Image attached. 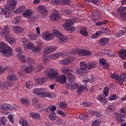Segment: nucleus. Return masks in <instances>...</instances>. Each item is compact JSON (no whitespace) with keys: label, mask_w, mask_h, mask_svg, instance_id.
I'll use <instances>...</instances> for the list:
<instances>
[{"label":"nucleus","mask_w":126,"mask_h":126,"mask_svg":"<svg viewBox=\"0 0 126 126\" xmlns=\"http://www.w3.org/2000/svg\"><path fill=\"white\" fill-rule=\"evenodd\" d=\"M62 71L63 73L65 74L67 72H68L69 71V69L68 67H64L62 68Z\"/></svg>","instance_id":"680f3d73"},{"label":"nucleus","mask_w":126,"mask_h":126,"mask_svg":"<svg viewBox=\"0 0 126 126\" xmlns=\"http://www.w3.org/2000/svg\"><path fill=\"white\" fill-rule=\"evenodd\" d=\"M17 58H18V60H19L22 63H25V62H26L25 56L22 54H17Z\"/></svg>","instance_id":"f704fd0d"},{"label":"nucleus","mask_w":126,"mask_h":126,"mask_svg":"<svg viewBox=\"0 0 126 126\" xmlns=\"http://www.w3.org/2000/svg\"><path fill=\"white\" fill-rule=\"evenodd\" d=\"M32 105L33 107L40 109V112H42L44 110V109L41 106V103L37 97H34L32 99Z\"/></svg>","instance_id":"ddd939ff"},{"label":"nucleus","mask_w":126,"mask_h":126,"mask_svg":"<svg viewBox=\"0 0 126 126\" xmlns=\"http://www.w3.org/2000/svg\"><path fill=\"white\" fill-rule=\"evenodd\" d=\"M107 23H108V20H104L102 22H97L96 25L98 26L105 25V24H107Z\"/></svg>","instance_id":"13d9d810"},{"label":"nucleus","mask_w":126,"mask_h":126,"mask_svg":"<svg viewBox=\"0 0 126 126\" xmlns=\"http://www.w3.org/2000/svg\"><path fill=\"white\" fill-rule=\"evenodd\" d=\"M114 117L118 124H122V123L125 122V117L122 115L120 114V113H115Z\"/></svg>","instance_id":"4468645a"},{"label":"nucleus","mask_w":126,"mask_h":126,"mask_svg":"<svg viewBox=\"0 0 126 126\" xmlns=\"http://www.w3.org/2000/svg\"><path fill=\"white\" fill-rule=\"evenodd\" d=\"M0 52L7 58L13 56V49L3 42H0Z\"/></svg>","instance_id":"f03ea898"},{"label":"nucleus","mask_w":126,"mask_h":126,"mask_svg":"<svg viewBox=\"0 0 126 126\" xmlns=\"http://www.w3.org/2000/svg\"><path fill=\"white\" fill-rule=\"evenodd\" d=\"M126 34V32H125V31L123 30H121L119 31V32H117L116 34V37H118L119 38V37H121Z\"/></svg>","instance_id":"c03bdc74"},{"label":"nucleus","mask_w":126,"mask_h":126,"mask_svg":"<svg viewBox=\"0 0 126 126\" xmlns=\"http://www.w3.org/2000/svg\"><path fill=\"white\" fill-rule=\"evenodd\" d=\"M56 110L57 107H56V105L49 106L46 109L47 114L49 115V118L51 121H55L57 118L56 115Z\"/></svg>","instance_id":"7ed1b4c3"},{"label":"nucleus","mask_w":126,"mask_h":126,"mask_svg":"<svg viewBox=\"0 0 126 126\" xmlns=\"http://www.w3.org/2000/svg\"><path fill=\"white\" fill-rule=\"evenodd\" d=\"M54 35H55V36H56V37H61L62 33L59 31L56 30L53 33V36Z\"/></svg>","instance_id":"bf43d9fd"},{"label":"nucleus","mask_w":126,"mask_h":126,"mask_svg":"<svg viewBox=\"0 0 126 126\" xmlns=\"http://www.w3.org/2000/svg\"><path fill=\"white\" fill-rule=\"evenodd\" d=\"M3 12V14L6 18H9L11 15V13L9 11H11L9 10L8 9L5 8L4 11H2Z\"/></svg>","instance_id":"2f4dec72"},{"label":"nucleus","mask_w":126,"mask_h":126,"mask_svg":"<svg viewBox=\"0 0 126 126\" xmlns=\"http://www.w3.org/2000/svg\"><path fill=\"white\" fill-rule=\"evenodd\" d=\"M20 102L21 103L23 104L24 106H28L30 105V101H29V99L28 98H22L20 99Z\"/></svg>","instance_id":"a878e982"},{"label":"nucleus","mask_w":126,"mask_h":126,"mask_svg":"<svg viewBox=\"0 0 126 126\" xmlns=\"http://www.w3.org/2000/svg\"><path fill=\"white\" fill-rule=\"evenodd\" d=\"M85 89H86V85L80 86L77 92V94H81V93L84 92Z\"/></svg>","instance_id":"c85d7f7f"},{"label":"nucleus","mask_w":126,"mask_h":126,"mask_svg":"<svg viewBox=\"0 0 126 126\" xmlns=\"http://www.w3.org/2000/svg\"><path fill=\"white\" fill-rule=\"evenodd\" d=\"M79 30L80 34H81L83 36H85V37L87 36L88 35V32H87V29L86 28L81 27Z\"/></svg>","instance_id":"4be33fe9"},{"label":"nucleus","mask_w":126,"mask_h":126,"mask_svg":"<svg viewBox=\"0 0 126 126\" xmlns=\"http://www.w3.org/2000/svg\"><path fill=\"white\" fill-rule=\"evenodd\" d=\"M79 118H80V120H82V121H84V120H87V118H88V116H87V115L80 114L79 115Z\"/></svg>","instance_id":"e2e57ef3"},{"label":"nucleus","mask_w":126,"mask_h":126,"mask_svg":"<svg viewBox=\"0 0 126 126\" xmlns=\"http://www.w3.org/2000/svg\"><path fill=\"white\" fill-rule=\"evenodd\" d=\"M0 35L2 38L4 39H7L10 35V30L7 26H4L3 29L0 32Z\"/></svg>","instance_id":"0eeeda50"},{"label":"nucleus","mask_w":126,"mask_h":126,"mask_svg":"<svg viewBox=\"0 0 126 126\" xmlns=\"http://www.w3.org/2000/svg\"><path fill=\"white\" fill-rule=\"evenodd\" d=\"M57 113L58 115H60V116H62V117H63L64 118H65L66 117V114L64 113V112H63V110H58L57 111Z\"/></svg>","instance_id":"864d4df0"},{"label":"nucleus","mask_w":126,"mask_h":126,"mask_svg":"<svg viewBox=\"0 0 126 126\" xmlns=\"http://www.w3.org/2000/svg\"><path fill=\"white\" fill-rule=\"evenodd\" d=\"M0 122L2 123V125L3 126H5V124L7 123V119H6V117H2L0 118Z\"/></svg>","instance_id":"8fccbe9b"},{"label":"nucleus","mask_w":126,"mask_h":126,"mask_svg":"<svg viewBox=\"0 0 126 126\" xmlns=\"http://www.w3.org/2000/svg\"><path fill=\"white\" fill-rule=\"evenodd\" d=\"M15 51L18 53L17 55H22L23 51H22V47H17L15 48Z\"/></svg>","instance_id":"3c124183"},{"label":"nucleus","mask_w":126,"mask_h":126,"mask_svg":"<svg viewBox=\"0 0 126 126\" xmlns=\"http://www.w3.org/2000/svg\"><path fill=\"white\" fill-rule=\"evenodd\" d=\"M33 14V12L31 10H27L23 14V16L25 18H29L31 17V16Z\"/></svg>","instance_id":"aec40b11"},{"label":"nucleus","mask_w":126,"mask_h":126,"mask_svg":"<svg viewBox=\"0 0 126 126\" xmlns=\"http://www.w3.org/2000/svg\"><path fill=\"white\" fill-rule=\"evenodd\" d=\"M91 17L93 21L96 22V21H98L101 18V14L99 11L95 10L92 13Z\"/></svg>","instance_id":"9b49d317"},{"label":"nucleus","mask_w":126,"mask_h":126,"mask_svg":"<svg viewBox=\"0 0 126 126\" xmlns=\"http://www.w3.org/2000/svg\"><path fill=\"white\" fill-rule=\"evenodd\" d=\"M22 43H23V46L26 50H32L34 47V44L30 42L29 39L26 37H23L22 38Z\"/></svg>","instance_id":"423d86ee"},{"label":"nucleus","mask_w":126,"mask_h":126,"mask_svg":"<svg viewBox=\"0 0 126 126\" xmlns=\"http://www.w3.org/2000/svg\"><path fill=\"white\" fill-rule=\"evenodd\" d=\"M17 4V0H8L7 1V4L5 5V8L9 9L11 11H13L16 8Z\"/></svg>","instance_id":"20e7f679"},{"label":"nucleus","mask_w":126,"mask_h":126,"mask_svg":"<svg viewBox=\"0 0 126 126\" xmlns=\"http://www.w3.org/2000/svg\"><path fill=\"white\" fill-rule=\"evenodd\" d=\"M59 57H61L60 53H56L52 54L50 58H51V59H52V60H56V59L59 58Z\"/></svg>","instance_id":"de8ad7c7"},{"label":"nucleus","mask_w":126,"mask_h":126,"mask_svg":"<svg viewBox=\"0 0 126 126\" xmlns=\"http://www.w3.org/2000/svg\"><path fill=\"white\" fill-rule=\"evenodd\" d=\"M59 16L60 15L59 14V13L55 10L53 11V14L50 16V19L52 20V21H56V20L59 19Z\"/></svg>","instance_id":"a211bd4d"},{"label":"nucleus","mask_w":126,"mask_h":126,"mask_svg":"<svg viewBox=\"0 0 126 126\" xmlns=\"http://www.w3.org/2000/svg\"><path fill=\"white\" fill-rule=\"evenodd\" d=\"M46 89L45 88H35L33 90V92L34 94L35 95H37L38 96H41V97L44 96V94L45 93Z\"/></svg>","instance_id":"f8f14e48"},{"label":"nucleus","mask_w":126,"mask_h":126,"mask_svg":"<svg viewBox=\"0 0 126 126\" xmlns=\"http://www.w3.org/2000/svg\"><path fill=\"white\" fill-rule=\"evenodd\" d=\"M61 2L65 5H70L71 4V0H61Z\"/></svg>","instance_id":"09e8293b"},{"label":"nucleus","mask_w":126,"mask_h":126,"mask_svg":"<svg viewBox=\"0 0 126 126\" xmlns=\"http://www.w3.org/2000/svg\"><path fill=\"white\" fill-rule=\"evenodd\" d=\"M42 37L46 41H51L54 38V33L48 31H44L42 33Z\"/></svg>","instance_id":"1a4fd4ad"},{"label":"nucleus","mask_w":126,"mask_h":126,"mask_svg":"<svg viewBox=\"0 0 126 126\" xmlns=\"http://www.w3.org/2000/svg\"><path fill=\"white\" fill-rule=\"evenodd\" d=\"M45 74L50 79H55L56 81L64 84L66 82V76L64 75H61L58 73V71L54 68H48L44 71Z\"/></svg>","instance_id":"f257e3e1"},{"label":"nucleus","mask_w":126,"mask_h":126,"mask_svg":"<svg viewBox=\"0 0 126 126\" xmlns=\"http://www.w3.org/2000/svg\"><path fill=\"white\" fill-rule=\"evenodd\" d=\"M32 51L33 53H39V52L41 51V48L38 46H34V45H33V47L32 49Z\"/></svg>","instance_id":"a19ab883"},{"label":"nucleus","mask_w":126,"mask_h":126,"mask_svg":"<svg viewBox=\"0 0 126 126\" xmlns=\"http://www.w3.org/2000/svg\"><path fill=\"white\" fill-rule=\"evenodd\" d=\"M27 63H30V64H33L34 63V60L32 58H27Z\"/></svg>","instance_id":"0e129e2a"},{"label":"nucleus","mask_w":126,"mask_h":126,"mask_svg":"<svg viewBox=\"0 0 126 126\" xmlns=\"http://www.w3.org/2000/svg\"><path fill=\"white\" fill-rule=\"evenodd\" d=\"M7 79L9 82V84L7 85H3L4 87H7V86H12L14 84V82L18 79V77L16 75L14 74H11V75H8L7 77Z\"/></svg>","instance_id":"39448f33"},{"label":"nucleus","mask_w":126,"mask_h":126,"mask_svg":"<svg viewBox=\"0 0 126 126\" xmlns=\"http://www.w3.org/2000/svg\"><path fill=\"white\" fill-rule=\"evenodd\" d=\"M3 110H9V105L4 104L1 106Z\"/></svg>","instance_id":"69168bd1"},{"label":"nucleus","mask_w":126,"mask_h":126,"mask_svg":"<svg viewBox=\"0 0 126 126\" xmlns=\"http://www.w3.org/2000/svg\"><path fill=\"white\" fill-rule=\"evenodd\" d=\"M120 80L122 81V82H120L119 83V84L120 85H122L123 84V82H125V81H126V73H123V74H122L120 76Z\"/></svg>","instance_id":"4c0bfd02"},{"label":"nucleus","mask_w":126,"mask_h":126,"mask_svg":"<svg viewBox=\"0 0 126 126\" xmlns=\"http://www.w3.org/2000/svg\"><path fill=\"white\" fill-rule=\"evenodd\" d=\"M20 26H14L12 28L13 31L14 32H15V33H18L19 32V28Z\"/></svg>","instance_id":"052dcab7"},{"label":"nucleus","mask_w":126,"mask_h":126,"mask_svg":"<svg viewBox=\"0 0 126 126\" xmlns=\"http://www.w3.org/2000/svg\"><path fill=\"white\" fill-rule=\"evenodd\" d=\"M46 97H48V98H53L54 93L48 92L45 90L43 98H46Z\"/></svg>","instance_id":"bb28decb"},{"label":"nucleus","mask_w":126,"mask_h":126,"mask_svg":"<svg viewBox=\"0 0 126 126\" xmlns=\"http://www.w3.org/2000/svg\"><path fill=\"white\" fill-rule=\"evenodd\" d=\"M68 81L69 83H73L75 81V76H74L72 73H69L67 75Z\"/></svg>","instance_id":"6ab92c4d"},{"label":"nucleus","mask_w":126,"mask_h":126,"mask_svg":"<svg viewBox=\"0 0 126 126\" xmlns=\"http://www.w3.org/2000/svg\"><path fill=\"white\" fill-rule=\"evenodd\" d=\"M65 86L68 89H70V90H75V89L78 88V84L76 83H66Z\"/></svg>","instance_id":"2eb2a0df"},{"label":"nucleus","mask_w":126,"mask_h":126,"mask_svg":"<svg viewBox=\"0 0 126 126\" xmlns=\"http://www.w3.org/2000/svg\"><path fill=\"white\" fill-rule=\"evenodd\" d=\"M109 41L110 39H109V38L102 37L98 40V43L99 45H101V46H106V45L109 43Z\"/></svg>","instance_id":"f3484780"},{"label":"nucleus","mask_w":126,"mask_h":126,"mask_svg":"<svg viewBox=\"0 0 126 126\" xmlns=\"http://www.w3.org/2000/svg\"><path fill=\"white\" fill-rule=\"evenodd\" d=\"M24 10H25V7L22 6L19 8L18 9L15 10L13 12V13H15V14H20V13H22V12L24 11Z\"/></svg>","instance_id":"473e14b6"},{"label":"nucleus","mask_w":126,"mask_h":126,"mask_svg":"<svg viewBox=\"0 0 126 126\" xmlns=\"http://www.w3.org/2000/svg\"><path fill=\"white\" fill-rule=\"evenodd\" d=\"M120 17L124 20H126V13H121L120 14Z\"/></svg>","instance_id":"774afa93"},{"label":"nucleus","mask_w":126,"mask_h":126,"mask_svg":"<svg viewBox=\"0 0 126 126\" xmlns=\"http://www.w3.org/2000/svg\"><path fill=\"white\" fill-rule=\"evenodd\" d=\"M119 55L121 59L126 60V50L125 49H122L119 52Z\"/></svg>","instance_id":"393cba45"},{"label":"nucleus","mask_w":126,"mask_h":126,"mask_svg":"<svg viewBox=\"0 0 126 126\" xmlns=\"http://www.w3.org/2000/svg\"><path fill=\"white\" fill-rule=\"evenodd\" d=\"M80 68L82 70H86L87 68V64L85 62L82 61L80 63Z\"/></svg>","instance_id":"58836bf2"},{"label":"nucleus","mask_w":126,"mask_h":126,"mask_svg":"<svg viewBox=\"0 0 126 126\" xmlns=\"http://www.w3.org/2000/svg\"><path fill=\"white\" fill-rule=\"evenodd\" d=\"M30 117L32 118V119H34V120H39L41 117L40 116V114L38 113H31L30 114Z\"/></svg>","instance_id":"7c9ffc66"},{"label":"nucleus","mask_w":126,"mask_h":126,"mask_svg":"<svg viewBox=\"0 0 126 126\" xmlns=\"http://www.w3.org/2000/svg\"><path fill=\"white\" fill-rule=\"evenodd\" d=\"M24 70L26 73H30V72L34 71V66L32 65H29L25 67Z\"/></svg>","instance_id":"b1692460"},{"label":"nucleus","mask_w":126,"mask_h":126,"mask_svg":"<svg viewBox=\"0 0 126 126\" xmlns=\"http://www.w3.org/2000/svg\"><path fill=\"white\" fill-rule=\"evenodd\" d=\"M100 124H101V121L99 120H96L95 121H93L92 126H100Z\"/></svg>","instance_id":"a18cd8bd"},{"label":"nucleus","mask_w":126,"mask_h":126,"mask_svg":"<svg viewBox=\"0 0 126 126\" xmlns=\"http://www.w3.org/2000/svg\"><path fill=\"white\" fill-rule=\"evenodd\" d=\"M67 59H68L69 63L72 62L73 61H74V60H75V54H74V53H70L68 54Z\"/></svg>","instance_id":"cd10ccee"},{"label":"nucleus","mask_w":126,"mask_h":126,"mask_svg":"<svg viewBox=\"0 0 126 126\" xmlns=\"http://www.w3.org/2000/svg\"><path fill=\"white\" fill-rule=\"evenodd\" d=\"M50 3L52 4V5H59L61 4V0H52L50 1Z\"/></svg>","instance_id":"37998d69"},{"label":"nucleus","mask_w":126,"mask_h":126,"mask_svg":"<svg viewBox=\"0 0 126 126\" xmlns=\"http://www.w3.org/2000/svg\"><path fill=\"white\" fill-rule=\"evenodd\" d=\"M68 40V38L66 35L61 36L60 38V44H64L66 43Z\"/></svg>","instance_id":"c756f323"},{"label":"nucleus","mask_w":126,"mask_h":126,"mask_svg":"<svg viewBox=\"0 0 126 126\" xmlns=\"http://www.w3.org/2000/svg\"><path fill=\"white\" fill-rule=\"evenodd\" d=\"M94 115H95V117L96 118H100L102 117V112L100 111H94Z\"/></svg>","instance_id":"4d7b16f0"},{"label":"nucleus","mask_w":126,"mask_h":126,"mask_svg":"<svg viewBox=\"0 0 126 126\" xmlns=\"http://www.w3.org/2000/svg\"><path fill=\"white\" fill-rule=\"evenodd\" d=\"M6 41L9 43V44H11V45H13L14 43H15V38L13 37V35H11L10 36L9 38L8 37L7 38H6Z\"/></svg>","instance_id":"c9c22d12"},{"label":"nucleus","mask_w":126,"mask_h":126,"mask_svg":"<svg viewBox=\"0 0 126 126\" xmlns=\"http://www.w3.org/2000/svg\"><path fill=\"white\" fill-rule=\"evenodd\" d=\"M37 10L38 12L40 13V15L43 17H46L47 14L48 13V10L45 6L43 5H40L37 7Z\"/></svg>","instance_id":"6e6552de"},{"label":"nucleus","mask_w":126,"mask_h":126,"mask_svg":"<svg viewBox=\"0 0 126 126\" xmlns=\"http://www.w3.org/2000/svg\"><path fill=\"white\" fill-rule=\"evenodd\" d=\"M60 107L61 109H64V108H66V107H67V103L65 102H62L60 104Z\"/></svg>","instance_id":"6e6d98bb"},{"label":"nucleus","mask_w":126,"mask_h":126,"mask_svg":"<svg viewBox=\"0 0 126 126\" xmlns=\"http://www.w3.org/2000/svg\"><path fill=\"white\" fill-rule=\"evenodd\" d=\"M73 19H68L65 21V24H63V26L66 31L70 29V27L73 25Z\"/></svg>","instance_id":"9d476101"},{"label":"nucleus","mask_w":126,"mask_h":126,"mask_svg":"<svg viewBox=\"0 0 126 126\" xmlns=\"http://www.w3.org/2000/svg\"><path fill=\"white\" fill-rule=\"evenodd\" d=\"M119 113L121 114L123 116L126 117V108L123 107L120 109H119Z\"/></svg>","instance_id":"ea45409f"},{"label":"nucleus","mask_w":126,"mask_h":126,"mask_svg":"<svg viewBox=\"0 0 126 126\" xmlns=\"http://www.w3.org/2000/svg\"><path fill=\"white\" fill-rule=\"evenodd\" d=\"M96 66V63H95L91 62L88 63V69H92Z\"/></svg>","instance_id":"79ce46f5"},{"label":"nucleus","mask_w":126,"mask_h":126,"mask_svg":"<svg viewBox=\"0 0 126 126\" xmlns=\"http://www.w3.org/2000/svg\"><path fill=\"white\" fill-rule=\"evenodd\" d=\"M78 56H84V57H89L91 56L92 54L89 50H86L85 49L80 50L78 53Z\"/></svg>","instance_id":"dca6fc26"},{"label":"nucleus","mask_w":126,"mask_h":126,"mask_svg":"<svg viewBox=\"0 0 126 126\" xmlns=\"http://www.w3.org/2000/svg\"><path fill=\"white\" fill-rule=\"evenodd\" d=\"M103 95L106 96L109 95V88L108 87H105L103 89Z\"/></svg>","instance_id":"603ef678"},{"label":"nucleus","mask_w":126,"mask_h":126,"mask_svg":"<svg viewBox=\"0 0 126 126\" xmlns=\"http://www.w3.org/2000/svg\"><path fill=\"white\" fill-rule=\"evenodd\" d=\"M126 10V7H120L119 8H118L117 9V11L118 12H119V13H121V12H122V11H125Z\"/></svg>","instance_id":"338daca9"},{"label":"nucleus","mask_w":126,"mask_h":126,"mask_svg":"<svg viewBox=\"0 0 126 126\" xmlns=\"http://www.w3.org/2000/svg\"><path fill=\"white\" fill-rule=\"evenodd\" d=\"M106 96L104 94H101L97 96V99L101 103H107V99H106Z\"/></svg>","instance_id":"5701e85b"},{"label":"nucleus","mask_w":126,"mask_h":126,"mask_svg":"<svg viewBox=\"0 0 126 126\" xmlns=\"http://www.w3.org/2000/svg\"><path fill=\"white\" fill-rule=\"evenodd\" d=\"M38 83L40 84H44L47 81V79L45 77H42V78H39L37 79Z\"/></svg>","instance_id":"49530a36"},{"label":"nucleus","mask_w":126,"mask_h":126,"mask_svg":"<svg viewBox=\"0 0 126 126\" xmlns=\"http://www.w3.org/2000/svg\"><path fill=\"white\" fill-rule=\"evenodd\" d=\"M28 37L31 40H36L38 38V35H36L35 33L32 32H29L28 33Z\"/></svg>","instance_id":"412c9836"},{"label":"nucleus","mask_w":126,"mask_h":126,"mask_svg":"<svg viewBox=\"0 0 126 126\" xmlns=\"http://www.w3.org/2000/svg\"><path fill=\"white\" fill-rule=\"evenodd\" d=\"M20 19H21V18L20 17L15 18L13 20L12 22L13 23H15V24H17V23H19V22H20Z\"/></svg>","instance_id":"5fc2aeb1"},{"label":"nucleus","mask_w":126,"mask_h":126,"mask_svg":"<svg viewBox=\"0 0 126 126\" xmlns=\"http://www.w3.org/2000/svg\"><path fill=\"white\" fill-rule=\"evenodd\" d=\"M60 64H62V65H67V64H69V61L67 58L63 59L62 60H60L59 61Z\"/></svg>","instance_id":"e433bc0d"},{"label":"nucleus","mask_w":126,"mask_h":126,"mask_svg":"<svg viewBox=\"0 0 126 126\" xmlns=\"http://www.w3.org/2000/svg\"><path fill=\"white\" fill-rule=\"evenodd\" d=\"M20 124L22 126H29L28 121L24 118H21L20 120Z\"/></svg>","instance_id":"72a5a7b5"}]
</instances>
